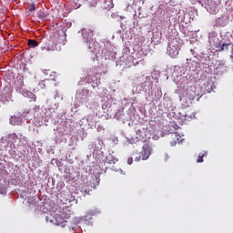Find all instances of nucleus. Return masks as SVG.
<instances>
[{
  "label": "nucleus",
  "mask_w": 233,
  "mask_h": 233,
  "mask_svg": "<svg viewBox=\"0 0 233 233\" xmlns=\"http://www.w3.org/2000/svg\"><path fill=\"white\" fill-rule=\"evenodd\" d=\"M203 157H205V153H199L198 158L197 159V163H203Z\"/></svg>",
  "instance_id": "nucleus-15"
},
{
  "label": "nucleus",
  "mask_w": 233,
  "mask_h": 233,
  "mask_svg": "<svg viewBox=\"0 0 233 233\" xmlns=\"http://www.w3.org/2000/svg\"><path fill=\"white\" fill-rule=\"evenodd\" d=\"M86 42L88 43V38H86Z\"/></svg>",
  "instance_id": "nucleus-25"
},
{
  "label": "nucleus",
  "mask_w": 233,
  "mask_h": 233,
  "mask_svg": "<svg viewBox=\"0 0 233 233\" xmlns=\"http://www.w3.org/2000/svg\"><path fill=\"white\" fill-rule=\"evenodd\" d=\"M185 117H187L188 119V117H192V116H190V115H188V114H186Z\"/></svg>",
  "instance_id": "nucleus-20"
},
{
  "label": "nucleus",
  "mask_w": 233,
  "mask_h": 233,
  "mask_svg": "<svg viewBox=\"0 0 233 233\" xmlns=\"http://www.w3.org/2000/svg\"><path fill=\"white\" fill-rule=\"evenodd\" d=\"M140 157L142 161H147V159L150 157V149L148 148L143 149V151L140 153Z\"/></svg>",
  "instance_id": "nucleus-6"
},
{
  "label": "nucleus",
  "mask_w": 233,
  "mask_h": 233,
  "mask_svg": "<svg viewBox=\"0 0 233 233\" xmlns=\"http://www.w3.org/2000/svg\"><path fill=\"white\" fill-rule=\"evenodd\" d=\"M89 172L92 176H101V174H103V172H101V167L98 165L91 167Z\"/></svg>",
  "instance_id": "nucleus-5"
},
{
  "label": "nucleus",
  "mask_w": 233,
  "mask_h": 233,
  "mask_svg": "<svg viewBox=\"0 0 233 233\" xmlns=\"http://www.w3.org/2000/svg\"><path fill=\"white\" fill-rule=\"evenodd\" d=\"M9 122L11 125H13V127H17V125H19V117L15 116H11Z\"/></svg>",
  "instance_id": "nucleus-9"
},
{
  "label": "nucleus",
  "mask_w": 233,
  "mask_h": 233,
  "mask_svg": "<svg viewBox=\"0 0 233 233\" xmlns=\"http://www.w3.org/2000/svg\"><path fill=\"white\" fill-rule=\"evenodd\" d=\"M23 86H25V84L23 83L20 86H17L16 92H18V94H21L24 97H27V99H31L30 101H35L37 99L35 95L31 91L26 90V88Z\"/></svg>",
  "instance_id": "nucleus-2"
},
{
  "label": "nucleus",
  "mask_w": 233,
  "mask_h": 233,
  "mask_svg": "<svg viewBox=\"0 0 233 233\" xmlns=\"http://www.w3.org/2000/svg\"><path fill=\"white\" fill-rule=\"evenodd\" d=\"M44 50L52 51L54 50V46H45Z\"/></svg>",
  "instance_id": "nucleus-17"
},
{
  "label": "nucleus",
  "mask_w": 233,
  "mask_h": 233,
  "mask_svg": "<svg viewBox=\"0 0 233 233\" xmlns=\"http://www.w3.org/2000/svg\"><path fill=\"white\" fill-rule=\"evenodd\" d=\"M176 143H177L176 141H175V142H173V144H171V145H172V147H174V145H176Z\"/></svg>",
  "instance_id": "nucleus-24"
},
{
  "label": "nucleus",
  "mask_w": 233,
  "mask_h": 233,
  "mask_svg": "<svg viewBox=\"0 0 233 233\" xmlns=\"http://www.w3.org/2000/svg\"><path fill=\"white\" fill-rule=\"evenodd\" d=\"M93 156H94L96 163H103V161H105V159H103V152L93 153Z\"/></svg>",
  "instance_id": "nucleus-7"
},
{
  "label": "nucleus",
  "mask_w": 233,
  "mask_h": 233,
  "mask_svg": "<svg viewBox=\"0 0 233 233\" xmlns=\"http://www.w3.org/2000/svg\"><path fill=\"white\" fill-rule=\"evenodd\" d=\"M37 17L39 19H46L47 15L46 13L40 11L39 13H37Z\"/></svg>",
  "instance_id": "nucleus-13"
},
{
  "label": "nucleus",
  "mask_w": 233,
  "mask_h": 233,
  "mask_svg": "<svg viewBox=\"0 0 233 233\" xmlns=\"http://www.w3.org/2000/svg\"><path fill=\"white\" fill-rule=\"evenodd\" d=\"M29 12H35V4H31L28 8Z\"/></svg>",
  "instance_id": "nucleus-16"
},
{
  "label": "nucleus",
  "mask_w": 233,
  "mask_h": 233,
  "mask_svg": "<svg viewBox=\"0 0 233 233\" xmlns=\"http://www.w3.org/2000/svg\"><path fill=\"white\" fill-rule=\"evenodd\" d=\"M168 158V155H165V159H167Z\"/></svg>",
  "instance_id": "nucleus-22"
},
{
  "label": "nucleus",
  "mask_w": 233,
  "mask_h": 233,
  "mask_svg": "<svg viewBox=\"0 0 233 233\" xmlns=\"http://www.w3.org/2000/svg\"><path fill=\"white\" fill-rule=\"evenodd\" d=\"M82 35H83V37L85 38V30L83 31Z\"/></svg>",
  "instance_id": "nucleus-23"
},
{
  "label": "nucleus",
  "mask_w": 233,
  "mask_h": 233,
  "mask_svg": "<svg viewBox=\"0 0 233 233\" xmlns=\"http://www.w3.org/2000/svg\"><path fill=\"white\" fill-rule=\"evenodd\" d=\"M90 6H98V8H101L102 10H110V8L114 6V4H112V1L110 0H98L93 5H90Z\"/></svg>",
  "instance_id": "nucleus-3"
},
{
  "label": "nucleus",
  "mask_w": 233,
  "mask_h": 233,
  "mask_svg": "<svg viewBox=\"0 0 233 233\" xmlns=\"http://www.w3.org/2000/svg\"><path fill=\"white\" fill-rule=\"evenodd\" d=\"M105 163H107L108 165H112V163H116V157L112 156V154H108L105 158Z\"/></svg>",
  "instance_id": "nucleus-8"
},
{
  "label": "nucleus",
  "mask_w": 233,
  "mask_h": 233,
  "mask_svg": "<svg viewBox=\"0 0 233 233\" xmlns=\"http://www.w3.org/2000/svg\"><path fill=\"white\" fill-rule=\"evenodd\" d=\"M51 165H56V167H61V161L57 158L51 159Z\"/></svg>",
  "instance_id": "nucleus-14"
},
{
  "label": "nucleus",
  "mask_w": 233,
  "mask_h": 233,
  "mask_svg": "<svg viewBox=\"0 0 233 233\" xmlns=\"http://www.w3.org/2000/svg\"><path fill=\"white\" fill-rule=\"evenodd\" d=\"M134 163V158L133 157H128L127 158V165H132Z\"/></svg>",
  "instance_id": "nucleus-18"
},
{
  "label": "nucleus",
  "mask_w": 233,
  "mask_h": 233,
  "mask_svg": "<svg viewBox=\"0 0 233 233\" xmlns=\"http://www.w3.org/2000/svg\"><path fill=\"white\" fill-rule=\"evenodd\" d=\"M117 172H118V174H123V170H121V169L118 170Z\"/></svg>",
  "instance_id": "nucleus-21"
},
{
  "label": "nucleus",
  "mask_w": 233,
  "mask_h": 233,
  "mask_svg": "<svg viewBox=\"0 0 233 233\" xmlns=\"http://www.w3.org/2000/svg\"><path fill=\"white\" fill-rule=\"evenodd\" d=\"M0 101L2 103H5V101H6V91L5 90H0Z\"/></svg>",
  "instance_id": "nucleus-12"
},
{
  "label": "nucleus",
  "mask_w": 233,
  "mask_h": 233,
  "mask_svg": "<svg viewBox=\"0 0 233 233\" xmlns=\"http://www.w3.org/2000/svg\"><path fill=\"white\" fill-rule=\"evenodd\" d=\"M179 42L177 40H173L168 44L167 46V54L170 56V57L176 58L177 56H179Z\"/></svg>",
  "instance_id": "nucleus-1"
},
{
  "label": "nucleus",
  "mask_w": 233,
  "mask_h": 233,
  "mask_svg": "<svg viewBox=\"0 0 233 233\" xmlns=\"http://www.w3.org/2000/svg\"><path fill=\"white\" fill-rule=\"evenodd\" d=\"M28 46H30V48H35V46H39V43H37L35 40L34 39H29L27 42Z\"/></svg>",
  "instance_id": "nucleus-10"
},
{
  "label": "nucleus",
  "mask_w": 233,
  "mask_h": 233,
  "mask_svg": "<svg viewBox=\"0 0 233 233\" xmlns=\"http://www.w3.org/2000/svg\"><path fill=\"white\" fill-rule=\"evenodd\" d=\"M76 99L80 103H88V91L80 89L76 92Z\"/></svg>",
  "instance_id": "nucleus-4"
},
{
  "label": "nucleus",
  "mask_w": 233,
  "mask_h": 233,
  "mask_svg": "<svg viewBox=\"0 0 233 233\" xmlns=\"http://www.w3.org/2000/svg\"><path fill=\"white\" fill-rule=\"evenodd\" d=\"M135 161H141V156L136 157Z\"/></svg>",
  "instance_id": "nucleus-19"
},
{
  "label": "nucleus",
  "mask_w": 233,
  "mask_h": 233,
  "mask_svg": "<svg viewBox=\"0 0 233 233\" xmlns=\"http://www.w3.org/2000/svg\"><path fill=\"white\" fill-rule=\"evenodd\" d=\"M218 52H223V50H228V44H218Z\"/></svg>",
  "instance_id": "nucleus-11"
}]
</instances>
